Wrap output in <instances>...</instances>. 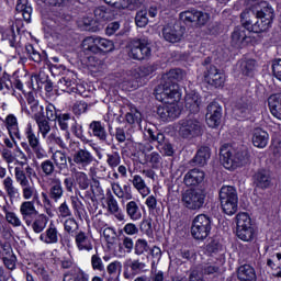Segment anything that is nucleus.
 Returning a JSON list of instances; mask_svg holds the SVG:
<instances>
[{"instance_id": "obj_54", "label": "nucleus", "mask_w": 281, "mask_h": 281, "mask_svg": "<svg viewBox=\"0 0 281 281\" xmlns=\"http://www.w3.org/2000/svg\"><path fill=\"white\" fill-rule=\"evenodd\" d=\"M34 80L37 85V89H43V85H45L49 80V76H47L43 71H40L38 75L32 76L31 77L32 88L36 89V88H34Z\"/></svg>"}, {"instance_id": "obj_59", "label": "nucleus", "mask_w": 281, "mask_h": 281, "mask_svg": "<svg viewBox=\"0 0 281 281\" xmlns=\"http://www.w3.org/2000/svg\"><path fill=\"white\" fill-rule=\"evenodd\" d=\"M136 256H142L148 251V241L146 239H137L134 246Z\"/></svg>"}, {"instance_id": "obj_53", "label": "nucleus", "mask_w": 281, "mask_h": 281, "mask_svg": "<svg viewBox=\"0 0 281 281\" xmlns=\"http://www.w3.org/2000/svg\"><path fill=\"white\" fill-rule=\"evenodd\" d=\"M12 251V248H10V246L7 248V252L5 256L2 257V260L4 262V266L7 267V269H14V267H16V256H14V254L10 252Z\"/></svg>"}, {"instance_id": "obj_40", "label": "nucleus", "mask_w": 281, "mask_h": 281, "mask_svg": "<svg viewBox=\"0 0 281 281\" xmlns=\"http://www.w3.org/2000/svg\"><path fill=\"white\" fill-rule=\"evenodd\" d=\"M2 41H8L10 47H14L16 52L21 49V42L16 41L14 29H9L2 33Z\"/></svg>"}, {"instance_id": "obj_13", "label": "nucleus", "mask_w": 281, "mask_h": 281, "mask_svg": "<svg viewBox=\"0 0 281 281\" xmlns=\"http://www.w3.org/2000/svg\"><path fill=\"white\" fill-rule=\"evenodd\" d=\"M180 20L184 25H194L195 27H203L210 21V14L196 9L187 10L180 13Z\"/></svg>"}, {"instance_id": "obj_22", "label": "nucleus", "mask_w": 281, "mask_h": 281, "mask_svg": "<svg viewBox=\"0 0 281 281\" xmlns=\"http://www.w3.org/2000/svg\"><path fill=\"white\" fill-rule=\"evenodd\" d=\"M4 124L12 142H14V139L21 140V131L19 130V120L15 117V115L8 114L4 120Z\"/></svg>"}, {"instance_id": "obj_24", "label": "nucleus", "mask_w": 281, "mask_h": 281, "mask_svg": "<svg viewBox=\"0 0 281 281\" xmlns=\"http://www.w3.org/2000/svg\"><path fill=\"white\" fill-rule=\"evenodd\" d=\"M146 271V263L139 261V259H134L127 261V269L124 272V278H135V276H139V273H144Z\"/></svg>"}, {"instance_id": "obj_63", "label": "nucleus", "mask_w": 281, "mask_h": 281, "mask_svg": "<svg viewBox=\"0 0 281 281\" xmlns=\"http://www.w3.org/2000/svg\"><path fill=\"white\" fill-rule=\"evenodd\" d=\"M140 232L146 236H153V218L147 217L140 223Z\"/></svg>"}, {"instance_id": "obj_1", "label": "nucleus", "mask_w": 281, "mask_h": 281, "mask_svg": "<svg viewBox=\"0 0 281 281\" xmlns=\"http://www.w3.org/2000/svg\"><path fill=\"white\" fill-rule=\"evenodd\" d=\"M274 16L273 8L267 2H261L252 7V9L241 12L240 21L247 32L262 34V32H267L271 27Z\"/></svg>"}, {"instance_id": "obj_64", "label": "nucleus", "mask_w": 281, "mask_h": 281, "mask_svg": "<svg viewBox=\"0 0 281 281\" xmlns=\"http://www.w3.org/2000/svg\"><path fill=\"white\" fill-rule=\"evenodd\" d=\"M272 74L277 80H280L281 82V59H274L272 60Z\"/></svg>"}, {"instance_id": "obj_45", "label": "nucleus", "mask_w": 281, "mask_h": 281, "mask_svg": "<svg viewBox=\"0 0 281 281\" xmlns=\"http://www.w3.org/2000/svg\"><path fill=\"white\" fill-rule=\"evenodd\" d=\"M55 166L58 170H67V155L63 151H55L52 156Z\"/></svg>"}, {"instance_id": "obj_30", "label": "nucleus", "mask_w": 281, "mask_h": 281, "mask_svg": "<svg viewBox=\"0 0 281 281\" xmlns=\"http://www.w3.org/2000/svg\"><path fill=\"white\" fill-rule=\"evenodd\" d=\"M268 106L271 115L277 120H281V93L271 94L268 98Z\"/></svg>"}, {"instance_id": "obj_38", "label": "nucleus", "mask_w": 281, "mask_h": 281, "mask_svg": "<svg viewBox=\"0 0 281 281\" xmlns=\"http://www.w3.org/2000/svg\"><path fill=\"white\" fill-rule=\"evenodd\" d=\"M132 186L139 192V194H142V196H148L150 194V189L146 186V181L139 175L133 176Z\"/></svg>"}, {"instance_id": "obj_37", "label": "nucleus", "mask_w": 281, "mask_h": 281, "mask_svg": "<svg viewBox=\"0 0 281 281\" xmlns=\"http://www.w3.org/2000/svg\"><path fill=\"white\" fill-rule=\"evenodd\" d=\"M63 281H89V276L79 268H74L64 273Z\"/></svg>"}, {"instance_id": "obj_19", "label": "nucleus", "mask_w": 281, "mask_h": 281, "mask_svg": "<svg viewBox=\"0 0 281 281\" xmlns=\"http://www.w3.org/2000/svg\"><path fill=\"white\" fill-rule=\"evenodd\" d=\"M205 181V171L193 168L189 170L183 178V183L187 188H196V186H201Z\"/></svg>"}, {"instance_id": "obj_42", "label": "nucleus", "mask_w": 281, "mask_h": 281, "mask_svg": "<svg viewBox=\"0 0 281 281\" xmlns=\"http://www.w3.org/2000/svg\"><path fill=\"white\" fill-rule=\"evenodd\" d=\"M126 214L131 221H139V218H142V211L137 202L131 201L126 204Z\"/></svg>"}, {"instance_id": "obj_20", "label": "nucleus", "mask_w": 281, "mask_h": 281, "mask_svg": "<svg viewBox=\"0 0 281 281\" xmlns=\"http://www.w3.org/2000/svg\"><path fill=\"white\" fill-rule=\"evenodd\" d=\"M157 114L162 119V122H172L179 117V106L175 103L159 105L157 109Z\"/></svg>"}, {"instance_id": "obj_43", "label": "nucleus", "mask_w": 281, "mask_h": 281, "mask_svg": "<svg viewBox=\"0 0 281 281\" xmlns=\"http://www.w3.org/2000/svg\"><path fill=\"white\" fill-rule=\"evenodd\" d=\"M257 66L255 59H244L240 61V71L244 76H254Z\"/></svg>"}, {"instance_id": "obj_44", "label": "nucleus", "mask_w": 281, "mask_h": 281, "mask_svg": "<svg viewBox=\"0 0 281 281\" xmlns=\"http://www.w3.org/2000/svg\"><path fill=\"white\" fill-rule=\"evenodd\" d=\"M47 222L48 220L45 215H36L34 222L31 223L33 232L41 234L47 227Z\"/></svg>"}, {"instance_id": "obj_46", "label": "nucleus", "mask_w": 281, "mask_h": 281, "mask_svg": "<svg viewBox=\"0 0 281 281\" xmlns=\"http://www.w3.org/2000/svg\"><path fill=\"white\" fill-rule=\"evenodd\" d=\"M98 54L100 52H104L105 54H109V52H113L115 49V44H113V41L98 37Z\"/></svg>"}, {"instance_id": "obj_7", "label": "nucleus", "mask_w": 281, "mask_h": 281, "mask_svg": "<svg viewBox=\"0 0 281 281\" xmlns=\"http://www.w3.org/2000/svg\"><path fill=\"white\" fill-rule=\"evenodd\" d=\"M130 58L133 60H148L153 56V47L148 38H136L130 43Z\"/></svg>"}, {"instance_id": "obj_61", "label": "nucleus", "mask_w": 281, "mask_h": 281, "mask_svg": "<svg viewBox=\"0 0 281 281\" xmlns=\"http://www.w3.org/2000/svg\"><path fill=\"white\" fill-rule=\"evenodd\" d=\"M106 205L111 214H117V212H120V204H117V200H115L113 194L108 195Z\"/></svg>"}, {"instance_id": "obj_9", "label": "nucleus", "mask_w": 281, "mask_h": 281, "mask_svg": "<svg viewBox=\"0 0 281 281\" xmlns=\"http://www.w3.org/2000/svg\"><path fill=\"white\" fill-rule=\"evenodd\" d=\"M180 137L183 139H192V137H199L203 133V124L201 121L196 120L193 116H188L179 121V131Z\"/></svg>"}, {"instance_id": "obj_4", "label": "nucleus", "mask_w": 281, "mask_h": 281, "mask_svg": "<svg viewBox=\"0 0 281 281\" xmlns=\"http://www.w3.org/2000/svg\"><path fill=\"white\" fill-rule=\"evenodd\" d=\"M15 181L22 189V196L25 201H30V199H38V191L32 181V177H36V170L32 168V166L23 168L14 169Z\"/></svg>"}, {"instance_id": "obj_29", "label": "nucleus", "mask_w": 281, "mask_h": 281, "mask_svg": "<svg viewBox=\"0 0 281 281\" xmlns=\"http://www.w3.org/2000/svg\"><path fill=\"white\" fill-rule=\"evenodd\" d=\"M89 128L92 131V134L94 137H98L100 142H103L104 144L110 145L111 142H109L106 134V128H104V125H102V122L100 121H92L89 125Z\"/></svg>"}, {"instance_id": "obj_50", "label": "nucleus", "mask_w": 281, "mask_h": 281, "mask_svg": "<svg viewBox=\"0 0 281 281\" xmlns=\"http://www.w3.org/2000/svg\"><path fill=\"white\" fill-rule=\"evenodd\" d=\"M25 52L30 60H33V63H43V58H45V56L41 55L32 44L25 45Z\"/></svg>"}, {"instance_id": "obj_62", "label": "nucleus", "mask_w": 281, "mask_h": 281, "mask_svg": "<svg viewBox=\"0 0 281 281\" xmlns=\"http://www.w3.org/2000/svg\"><path fill=\"white\" fill-rule=\"evenodd\" d=\"M87 109H89V105L85 101H77L72 105V113L77 116L82 115V113H87Z\"/></svg>"}, {"instance_id": "obj_27", "label": "nucleus", "mask_w": 281, "mask_h": 281, "mask_svg": "<svg viewBox=\"0 0 281 281\" xmlns=\"http://www.w3.org/2000/svg\"><path fill=\"white\" fill-rule=\"evenodd\" d=\"M57 89H59V91H64L65 93H80L76 79H71L69 77H63L59 79L57 82Z\"/></svg>"}, {"instance_id": "obj_56", "label": "nucleus", "mask_w": 281, "mask_h": 281, "mask_svg": "<svg viewBox=\"0 0 281 281\" xmlns=\"http://www.w3.org/2000/svg\"><path fill=\"white\" fill-rule=\"evenodd\" d=\"M69 120H71V114L69 113H64L58 115L56 121L60 131H65L66 133L69 131Z\"/></svg>"}, {"instance_id": "obj_2", "label": "nucleus", "mask_w": 281, "mask_h": 281, "mask_svg": "<svg viewBox=\"0 0 281 281\" xmlns=\"http://www.w3.org/2000/svg\"><path fill=\"white\" fill-rule=\"evenodd\" d=\"M186 78V72L181 68H175L162 75L161 82L155 90L156 100L159 102H179L181 92H179V83Z\"/></svg>"}, {"instance_id": "obj_18", "label": "nucleus", "mask_w": 281, "mask_h": 281, "mask_svg": "<svg viewBox=\"0 0 281 281\" xmlns=\"http://www.w3.org/2000/svg\"><path fill=\"white\" fill-rule=\"evenodd\" d=\"M252 186L258 190H268V188H271V186H273V180L271 179L269 170H257L252 176Z\"/></svg>"}, {"instance_id": "obj_8", "label": "nucleus", "mask_w": 281, "mask_h": 281, "mask_svg": "<svg viewBox=\"0 0 281 281\" xmlns=\"http://www.w3.org/2000/svg\"><path fill=\"white\" fill-rule=\"evenodd\" d=\"M212 232V217L200 214L195 216L191 225V235L195 240H205Z\"/></svg>"}, {"instance_id": "obj_57", "label": "nucleus", "mask_w": 281, "mask_h": 281, "mask_svg": "<svg viewBox=\"0 0 281 281\" xmlns=\"http://www.w3.org/2000/svg\"><path fill=\"white\" fill-rule=\"evenodd\" d=\"M135 23L137 27H146L148 25V12L146 10H140L136 13Z\"/></svg>"}, {"instance_id": "obj_31", "label": "nucleus", "mask_w": 281, "mask_h": 281, "mask_svg": "<svg viewBox=\"0 0 281 281\" xmlns=\"http://www.w3.org/2000/svg\"><path fill=\"white\" fill-rule=\"evenodd\" d=\"M184 106L191 113H199L201 111V97L199 93H189L184 99Z\"/></svg>"}, {"instance_id": "obj_14", "label": "nucleus", "mask_w": 281, "mask_h": 281, "mask_svg": "<svg viewBox=\"0 0 281 281\" xmlns=\"http://www.w3.org/2000/svg\"><path fill=\"white\" fill-rule=\"evenodd\" d=\"M248 43H251V36L247 35V27L245 25L235 27L231 35L232 47L240 49Z\"/></svg>"}, {"instance_id": "obj_10", "label": "nucleus", "mask_w": 281, "mask_h": 281, "mask_svg": "<svg viewBox=\"0 0 281 281\" xmlns=\"http://www.w3.org/2000/svg\"><path fill=\"white\" fill-rule=\"evenodd\" d=\"M202 66L204 67L203 78L207 85L215 88L223 87V85H225V75L212 64V57H206L202 61Z\"/></svg>"}, {"instance_id": "obj_51", "label": "nucleus", "mask_w": 281, "mask_h": 281, "mask_svg": "<svg viewBox=\"0 0 281 281\" xmlns=\"http://www.w3.org/2000/svg\"><path fill=\"white\" fill-rule=\"evenodd\" d=\"M82 47L87 52H92V54H98V37H86L82 42Z\"/></svg>"}, {"instance_id": "obj_52", "label": "nucleus", "mask_w": 281, "mask_h": 281, "mask_svg": "<svg viewBox=\"0 0 281 281\" xmlns=\"http://www.w3.org/2000/svg\"><path fill=\"white\" fill-rule=\"evenodd\" d=\"M156 148L159 150V153H162V155H166L167 157H172V155H175V148L167 138H165L161 144L156 145Z\"/></svg>"}, {"instance_id": "obj_60", "label": "nucleus", "mask_w": 281, "mask_h": 281, "mask_svg": "<svg viewBox=\"0 0 281 281\" xmlns=\"http://www.w3.org/2000/svg\"><path fill=\"white\" fill-rule=\"evenodd\" d=\"M91 267L93 271H104V263L102 262V258H100V255L98 252H95L91 257Z\"/></svg>"}, {"instance_id": "obj_26", "label": "nucleus", "mask_w": 281, "mask_h": 281, "mask_svg": "<svg viewBox=\"0 0 281 281\" xmlns=\"http://www.w3.org/2000/svg\"><path fill=\"white\" fill-rule=\"evenodd\" d=\"M237 279L239 281H258L256 269L251 265H243L237 269Z\"/></svg>"}, {"instance_id": "obj_39", "label": "nucleus", "mask_w": 281, "mask_h": 281, "mask_svg": "<svg viewBox=\"0 0 281 281\" xmlns=\"http://www.w3.org/2000/svg\"><path fill=\"white\" fill-rule=\"evenodd\" d=\"M145 131L149 137L150 144H154V142L157 143V146H159L165 139L166 135L157 130V127H145Z\"/></svg>"}, {"instance_id": "obj_32", "label": "nucleus", "mask_w": 281, "mask_h": 281, "mask_svg": "<svg viewBox=\"0 0 281 281\" xmlns=\"http://www.w3.org/2000/svg\"><path fill=\"white\" fill-rule=\"evenodd\" d=\"M212 157V150L207 146H202L198 149L195 156L192 159L194 166H206Z\"/></svg>"}, {"instance_id": "obj_11", "label": "nucleus", "mask_w": 281, "mask_h": 281, "mask_svg": "<svg viewBox=\"0 0 281 281\" xmlns=\"http://www.w3.org/2000/svg\"><path fill=\"white\" fill-rule=\"evenodd\" d=\"M236 224L237 231L236 236L239 240H244L245 243H249V240H254V228L251 226V217L247 213H239L236 215Z\"/></svg>"}, {"instance_id": "obj_41", "label": "nucleus", "mask_w": 281, "mask_h": 281, "mask_svg": "<svg viewBox=\"0 0 281 281\" xmlns=\"http://www.w3.org/2000/svg\"><path fill=\"white\" fill-rule=\"evenodd\" d=\"M247 113H249V102H247V99L241 98L235 104L234 114L237 117H247Z\"/></svg>"}, {"instance_id": "obj_15", "label": "nucleus", "mask_w": 281, "mask_h": 281, "mask_svg": "<svg viewBox=\"0 0 281 281\" xmlns=\"http://www.w3.org/2000/svg\"><path fill=\"white\" fill-rule=\"evenodd\" d=\"M72 161L76 164V166H78L80 170H87L89 165L95 161V157H93V154H91L89 149L79 148L72 155Z\"/></svg>"}, {"instance_id": "obj_48", "label": "nucleus", "mask_w": 281, "mask_h": 281, "mask_svg": "<svg viewBox=\"0 0 281 281\" xmlns=\"http://www.w3.org/2000/svg\"><path fill=\"white\" fill-rule=\"evenodd\" d=\"M94 16L97 21H111L113 19V14L111 13V9L106 7H99L94 10Z\"/></svg>"}, {"instance_id": "obj_3", "label": "nucleus", "mask_w": 281, "mask_h": 281, "mask_svg": "<svg viewBox=\"0 0 281 281\" xmlns=\"http://www.w3.org/2000/svg\"><path fill=\"white\" fill-rule=\"evenodd\" d=\"M220 161L227 170L245 166L249 161L247 149H236L232 145H223L220 149Z\"/></svg>"}, {"instance_id": "obj_49", "label": "nucleus", "mask_w": 281, "mask_h": 281, "mask_svg": "<svg viewBox=\"0 0 281 281\" xmlns=\"http://www.w3.org/2000/svg\"><path fill=\"white\" fill-rule=\"evenodd\" d=\"M64 229L66 234H69L70 236H76L79 233L78 229H80V226L75 218H68L64 223Z\"/></svg>"}, {"instance_id": "obj_21", "label": "nucleus", "mask_w": 281, "mask_h": 281, "mask_svg": "<svg viewBox=\"0 0 281 281\" xmlns=\"http://www.w3.org/2000/svg\"><path fill=\"white\" fill-rule=\"evenodd\" d=\"M20 214H22L23 221H25L26 225L30 227L32 222L36 216H38V211L34 206V201H25L20 206Z\"/></svg>"}, {"instance_id": "obj_23", "label": "nucleus", "mask_w": 281, "mask_h": 281, "mask_svg": "<svg viewBox=\"0 0 281 281\" xmlns=\"http://www.w3.org/2000/svg\"><path fill=\"white\" fill-rule=\"evenodd\" d=\"M65 189L63 188V182L59 178H53L48 190V199L54 201V203H58V201L63 199Z\"/></svg>"}, {"instance_id": "obj_55", "label": "nucleus", "mask_w": 281, "mask_h": 281, "mask_svg": "<svg viewBox=\"0 0 281 281\" xmlns=\"http://www.w3.org/2000/svg\"><path fill=\"white\" fill-rule=\"evenodd\" d=\"M106 164L110 168H117L122 164V158L119 151H112L106 154Z\"/></svg>"}, {"instance_id": "obj_6", "label": "nucleus", "mask_w": 281, "mask_h": 281, "mask_svg": "<svg viewBox=\"0 0 281 281\" xmlns=\"http://www.w3.org/2000/svg\"><path fill=\"white\" fill-rule=\"evenodd\" d=\"M24 135L27 139L26 142H22L21 146L25 150V153H34L36 159H47V151L41 145V138L34 132V127H32V123H29L25 127Z\"/></svg>"}, {"instance_id": "obj_47", "label": "nucleus", "mask_w": 281, "mask_h": 281, "mask_svg": "<svg viewBox=\"0 0 281 281\" xmlns=\"http://www.w3.org/2000/svg\"><path fill=\"white\" fill-rule=\"evenodd\" d=\"M75 181L81 190H89V186H91V180H89V176L85 172H76Z\"/></svg>"}, {"instance_id": "obj_33", "label": "nucleus", "mask_w": 281, "mask_h": 281, "mask_svg": "<svg viewBox=\"0 0 281 281\" xmlns=\"http://www.w3.org/2000/svg\"><path fill=\"white\" fill-rule=\"evenodd\" d=\"M40 240L46 245H56L58 243V228L50 224L46 232L40 235Z\"/></svg>"}, {"instance_id": "obj_34", "label": "nucleus", "mask_w": 281, "mask_h": 281, "mask_svg": "<svg viewBox=\"0 0 281 281\" xmlns=\"http://www.w3.org/2000/svg\"><path fill=\"white\" fill-rule=\"evenodd\" d=\"M34 120L38 126L40 133H42V136L45 138L49 134V131H52V126L49 125V121L45 117V114L43 112H38L34 114Z\"/></svg>"}, {"instance_id": "obj_35", "label": "nucleus", "mask_w": 281, "mask_h": 281, "mask_svg": "<svg viewBox=\"0 0 281 281\" xmlns=\"http://www.w3.org/2000/svg\"><path fill=\"white\" fill-rule=\"evenodd\" d=\"M112 191L119 199H125V201H131V199H133V191L131 190V184H125L122 188L120 183H112Z\"/></svg>"}, {"instance_id": "obj_12", "label": "nucleus", "mask_w": 281, "mask_h": 281, "mask_svg": "<svg viewBox=\"0 0 281 281\" xmlns=\"http://www.w3.org/2000/svg\"><path fill=\"white\" fill-rule=\"evenodd\" d=\"M182 204L187 210H201L205 204V191L188 189L182 193Z\"/></svg>"}, {"instance_id": "obj_25", "label": "nucleus", "mask_w": 281, "mask_h": 281, "mask_svg": "<svg viewBox=\"0 0 281 281\" xmlns=\"http://www.w3.org/2000/svg\"><path fill=\"white\" fill-rule=\"evenodd\" d=\"M75 243L79 251H93V240L82 231L75 235Z\"/></svg>"}, {"instance_id": "obj_5", "label": "nucleus", "mask_w": 281, "mask_h": 281, "mask_svg": "<svg viewBox=\"0 0 281 281\" xmlns=\"http://www.w3.org/2000/svg\"><path fill=\"white\" fill-rule=\"evenodd\" d=\"M221 209L227 216L238 212V191L232 186H223L218 192Z\"/></svg>"}, {"instance_id": "obj_36", "label": "nucleus", "mask_w": 281, "mask_h": 281, "mask_svg": "<svg viewBox=\"0 0 281 281\" xmlns=\"http://www.w3.org/2000/svg\"><path fill=\"white\" fill-rule=\"evenodd\" d=\"M15 10L20 14H22L26 23H30V21H32V5L27 0H18Z\"/></svg>"}, {"instance_id": "obj_16", "label": "nucleus", "mask_w": 281, "mask_h": 281, "mask_svg": "<svg viewBox=\"0 0 281 281\" xmlns=\"http://www.w3.org/2000/svg\"><path fill=\"white\" fill-rule=\"evenodd\" d=\"M223 109L217 102H211L206 108V124L211 128H216L221 124Z\"/></svg>"}, {"instance_id": "obj_58", "label": "nucleus", "mask_w": 281, "mask_h": 281, "mask_svg": "<svg viewBox=\"0 0 281 281\" xmlns=\"http://www.w3.org/2000/svg\"><path fill=\"white\" fill-rule=\"evenodd\" d=\"M125 120L128 124H142V113L137 110H131L125 115Z\"/></svg>"}, {"instance_id": "obj_17", "label": "nucleus", "mask_w": 281, "mask_h": 281, "mask_svg": "<svg viewBox=\"0 0 281 281\" xmlns=\"http://www.w3.org/2000/svg\"><path fill=\"white\" fill-rule=\"evenodd\" d=\"M184 29L181 24H167L162 27V36L168 43H179L183 38Z\"/></svg>"}, {"instance_id": "obj_28", "label": "nucleus", "mask_w": 281, "mask_h": 281, "mask_svg": "<svg viewBox=\"0 0 281 281\" xmlns=\"http://www.w3.org/2000/svg\"><path fill=\"white\" fill-rule=\"evenodd\" d=\"M252 144L256 148H267L269 144V133L260 127L252 131Z\"/></svg>"}]
</instances>
